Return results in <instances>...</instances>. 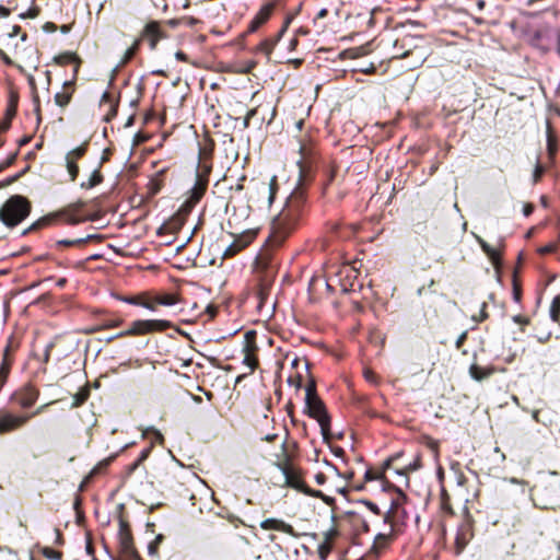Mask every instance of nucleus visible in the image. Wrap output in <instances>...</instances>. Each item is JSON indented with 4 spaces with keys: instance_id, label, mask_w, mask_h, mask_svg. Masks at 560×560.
Instances as JSON below:
<instances>
[{
    "instance_id": "8",
    "label": "nucleus",
    "mask_w": 560,
    "mask_h": 560,
    "mask_svg": "<svg viewBox=\"0 0 560 560\" xmlns=\"http://www.w3.org/2000/svg\"><path fill=\"white\" fill-rule=\"evenodd\" d=\"M450 469L454 475L456 486L454 488V497L464 506H469L474 503L480 493V488L477 481V477H468L459 462H452Z\"/></svg>"
},
{
    "instance_id": "57",
    "label": "nucleus",
    "mask_w": 560,
    "mask_h": 560,
    "mask_svg": "<svg viewBox=\"0 0 560 560\" xmlns=\"http://www.w3.org/2000/svg\"><path fill=\"white\" fill-rule=\"evenodd\" d=\"M487 307H488L487 302H483L481 304L478 316H472V320H475L476 323H482V322L487 320L489 318V313L487 311Z\"/></svg>"
},
{
    "instance_id": "4",
    "label": "nucleus",
    "mask_w": 560,
    "mask_h": 560,
    "mask_svg": "<svg viewBox=\"0 0 560 560\" xmlns=\"http://www.w3.org/2000/svg\"><path fill=\"white\" fill-rule=\"evenodd\" d=\"M195 23L192 18L171 19L165 21H149L142 28L139 40L147 42L150 49L154 50L160 40L166 39L171 36L170 30H175L179 26L190 27Z\"/></svg>"
},
{
    "instance_id": "6",
    "label": "nucleus",
    "mask_w": 560,
    "mask_h": 560,
    "mask_svg": "<svg viewBox=\"0 0 560 560\" xmlns=\"http://www.w3.org/2000/svg\"><path fill=\"white\" fill-rule=\"evenodd\" d=\"M85 202L84 201H77L73 203H70L69 206L56 211L48 213L35 222H33L24 232L23 234H28L31 232H36L42 229L57 224L60 221L66 222L67 224H78L81 222H84L86 219L81 215V211L84 208Z\"/></svg>"
},
{
    "instance_id": "54",
    "label": "nucleus",
    "mask_w": 560,
    "mask_h": 560,
    "mask_svg": "<svg viewBox=\"0 0 560 560\" xmlns=\"http://www.w3.org/2000/svg\"><path fill=\"white\" fill-rule=\"evenodd\" d=\"M40 8L36 4H32L28 10L22 13L20 16L22 19H35L40 14Z\"/></svg>"
},
{
    "instance_id": "44",
    "label": "nucleus",
    "mask_w": 560,
    "mask_h": 560,
    "mask_svg": "<svg viewBox=\"0 0 560 560\" xmlns=\"http://www.w3.org/2000/svg\"><path fill=\"white\" fill-rule=\"evenodd\" d=\"M549 316L552 322L560 323V294L556 295L549 307Z\"/></svg>"
},
{
    "instance_id": "10",
    "label": "nucleus",
    "mask_w": 560,
    "mask_h": 560,
    "mask_svg": "<svg viewBox=\"0 0 560 560\" xmlns=\"http://www.w3.org/2000/svg\"><path fill=\"white\" fill-rule=\"evenodd\" d=\"M390 505L384 514V523L389 525L393 534H401L406 526L408 513L405 509L407 495L396 486H390Z\"/></svg>"
},
{
    "instance_id": "17",
    "label": "nucleus",
    "mask_w": 560,
    "mask_h": 560,
    "mask_svg": "<svg viewBox=\"0 0 560 560\" xmlns=\"http://www.w3.org/2000/svg\"><path fill=\"white\" fill-rule=\"evenodd\" d=\"M402 456V452H397L396 454L389 456L384 460L382 467L378 470H374L373 468H368L364 474V481H373L378 480L383 483L385 490L390 491V486H394L386 478V470L394 468V464Z\"/></svg>"
},
{
    "instance_id": "14",
    "label": "nucleus",
    "mask_w": 560,
    "mask_h": 560,
    "mask_svg": "<svg viewBox=\"0 0 560 560\" xmlns=\"http://www.w3.org/2000/svg\"><path fill=\"white\" fill-rule=\"evenodd\" d=\"M469 506L463 509V520L455 537L456 553H460L475 536L476 517L470 513Z\"/></svg>"
},
{
    "instance_id": "1",
    "label": "nucleus",
    "mask_w": 560,
    "mask_h": 560,
    "mask_svg": "<svg viewBox=\"0 0 560 560\" xmlns=\"http://www.w3.org/2000/svg\"><path fill=\"white\" fill-rule=\"evenodd\" d=\"M215 149V142L209 136H205L201 142H199V163L196 170V178L194 186L188 190L186 200L182 203L177 212L170 221L171 228H180L191 210L201 201L205 197L208 186L209 177L212 172L213 154Z\"/></svg>"
},
{
    "instance_id": "60",
    "label": "nucleus",
    "mask_w": 560,
    "mask_h": 560,
    "mask_svg": "<svg viewBox=\"0 0 560 560\" xmlns=\"http://www.w3.org/2000/svg\"><path fill=\"white\" fill-rule=\"evenodd\" d=\"M420 467V464H419V460L412 463V464H409L407 466H404V467H394L395 468V471L398 474V475H406L408 471H413L416 469H418Z\"/></svg>"
},
{
    "instance_id": "61",
    "label": "nucleus",
    "mask_w": 560,
    "mask_h": 560,
    "mask_svg": "<svg viewBox=\"0 0 560 560\" xmlns=\"http://www.w3.org/2000/svg\"><path fill=\"white\" fill-rule=\"evenodd\" d=\"M102 103H108L112 107L113 115L117 114V104L114 102V97L109 92H104L102 95Z\"/></svg>"
},
{
    "instance_id": "52",
    "label": "nucleus",
    "mask_w": 560,
    "mask_h": 560,
    "mask_svg": "<svg viewBox=\"0 0 560 560\" xmlns=\"http://www.w3.org/2000/svg\"><path fill=\"white\" fill-rule=\"evenodd\" d=\"M28 170H30V166H26L23 171L0 182V188L8 187V186L12 185L13 183L18 182Z\"/></svg>"
},
{
    "instance_id": "27",
    "label": "nucleus",
    "mask_w": 560,
    "mask_h": 560,
    "mask_svg": "<svg viewBox=\"0 0 560 560\" xmlns=\"http://www.w3.org/2000/svg\"><path fill=\"white\" fill-rule=\"evenodd\" d=\"M150 291H142L135 295L120 296L119 300L131 305L141 306L147 310H153V304L150 302Z\"/></svg>"
},
{
    "instance_id": "51",
    "label": "nucleus",
    "mask_w": 560,
    "mask_h": 560,
    "mask_svg": "<svg viewBox=\"0 0 560 560\" xmlns=\"http://www.w3.org/2000/svg\"><path fill=\"white\" fill-rule=\"evenodd\" d=\"M512 320L514 324L518 325L521 327V331L525 330V327L529 326L532 323V319L527 315L517 314L512 316Z\"/></svg>"
},
{
    "instance_id": "7",
    "label": "nucleus",
    "mask_w": 560,
    "mask_h": 560,
    "mask_svg": "<svg viewBox=\"0 0 560 560\" xmlns=\"http://www.w3.org/2000/svg\"><path fill=\"white\" fill-rule=\"evenodd\" d=\"M300 154L301 159L298 161L299 178L291 194H301L302 199L307 201V191L316 175L317 156L315 150L306 144L300 147Z\"/></svg>"
},
{
    "instance_id": "48",
    "label": "nucleus",
    "mask_w": 560,
    "mask_h": 560,
    "mask_svg": "<svg viewBox=\"0 0 560 560\" xmlns=\"http://www.w3.org/2000/svg\"><path fill=\"white\" fill-rule=\"evenodd\" d=\"M88 149H89V142L85 141L81 145L69 151L66 155L70 156V159H74V160L79 161L86 154Z\"/></svg>"
},
{
    "instance_id": "38",
    "label": "nucleus",
    "mask_w": 560,
    "mask_h": 560,
    "mask_svg": "<svg viewBox=\"0 0 560 560\" xmlns=\"http://www.w3.org/2000/svg\"><path fill=\"white\" fill-rule=\"evenodd\" d=\"M103 180H104V176H103V174H102V172H101V168H100V167H97V168H95V170L92 172L91 176L89 177V179H88L86 182H82V183L80 184V187H81L82 189L89 190V189H92V188H94L95 186H97V185L102 184V183H103Z\"/></svg>"
},
{
    "instance_id": "18",
    "label": "nucleus",
    "mask_w": 560,
    "mask_h": 560,
    "mask_svg": "<svg viewBox=\"0 0 560 560\" xmlns=\"http://www.w3.org/2000/svg\"><path fill=\"white\" fill-rule=\"evenodd\" d=\"M39 397V389L32 383H27L11 395V401L22 409L33 407Z\"/></svg>"
},
{
    "instance_id": "50",
    "label": "nucleus",
    "mask_w": 560,
    "mask_h": 560,
    "mask_svg": "<svg viewBox=\"0 0 560 560\" xmlns=\"http://www.w3.org/2000/svg\"><path fill=\"white\" fill-rule=\"evenodd\" d=\"M271 266V258L269 254H260L256 258V267L259 269L269 270Z\"/></svg>"
},
{
    "instance_id": "55",
    "label": "nucleus",
    "mask_w": 560,
    "mask_h": 560,
    "mask_svg": "<svg viewBox=\"0 0 560 560\" xmlns=\"http://www.w3.org/2000/svg\"><path fill=\"white\" fill-rule=\"evenodd\" d=\"M545 172H546L545 166L542 164H540L539 162H537L534 173H533V184H538L541 180Z\"/></svg>"
},
{
    "instance_id": "47",
    "label": "nucleus",
    "mask_w": 560,
    "mask_h": 560,
    "mask_svg": "<svg viewBox=\"0 0 560 560\" xmlns=\"http://www.w3.org/2000/svg\"><path fill=\"white\" fill-rule=\"evenodd\" d=\"M19 347H20V342L16 340V338L13 335H11L7 339V343H5V347L3 349V353L2 354L14 357L15 352L19 349Z\"/></svg>"
},
{
    "instance_id": "46",
    "label": "nucleus",
    "mask_w": 560,
    "mask_h": 560,
    "mask_svg": "<svg viewBox=\"0 0 560 560\" xmlns=\"http://www.w3.org/2000/svg\"><path fill=\"white\" fill-rule=\"evenodd\" d=\"M421 443L428 447L433 454L434 456H439V453H440V443L438 440L429 436V435H423L421 438Z\"/></svg>"
},
{
    "instance_id": "63",
    "label": "nucleus",
    "mask_w": 560,
    "mask_h": 560,
    "mask_svg": "<svg viewBox=\"0 0 560 560\" xmlns=\"http://www.w3.org/2000/svg\"><path fill=\"white\" fill-rule=\"evenodd\" d=\"M558 249V243L557 242H551L545 246H541L539 249H538V253L540 255H548V254H552L555 253L556 250Z\"/></svg>"
},
{
    "instance_id": "43",
    "label": "nucleus",
    "mask_w": 560,
    "mask_h": 560,
    "mask_svg": "<svg viewBox=\"0 0 560 560\" xmlns=\"http://www.w3.org/2000/svg\"><path fill=\"white\" fill-rule=\"evenodd\" d=\"M441 510L445 514H448L450 516L455 515V512H454V510L452 508V503H451V495L448 494V492L446 491L445 488H442V490H441Z\"/></svg>"
},
{
    "instance_id": "23",
    "label": "nucleus",
    "mask_w": 560,
    "mask_h": 560,
    "mask_svg": "<svg viewBox=\"0 0 560 560\" xmlns=\"http://www.w3.org/2000/svg\"><path fill=\"white\" fill-rule=\"evenodd\" d=\"M75 82L74 78L63 82L62 91L55 94V103L57 106L63 108L71 102L72 95L75 92Z\"/></svg>"
},
{
    "instance_id": "22",
    "label": "nucleus",
    "mask_w": 560,
    "mask_h": 560,
    "mask_svg": "<svg viewBox=\"0 0 560 560\" xmlns=\"http://www.w3.org/2000/svg\"><path fill=\"white\" fill-rule=\"evenodd\" d=\"M252 238L253 237L250 235H241L234 238V241L223 250L222 258H233L250 244Z\"/></svg>"
},
{
    "instance_id": "26",
    "label": "nucleus",
    "mask_w": 560,
    "mask_h": 560,
    "mask_svg": "<svg viewBox=\"0 0 560 560\" xmlns=\"http://www.w3.org/2000/svg\"><path fill=\"white\" fill-rule=\"evenodd\" d=\"M339 165L336 162H330L325 170L323 171V182H322V195L326 196L328 192V188L338 177Z\"/></svg>"
},
{
    "instance_id": "35",
    "label": "nucleus",
    "mask_w": 560,
    "mask_h": 560,
    "mask_svg": "<svg viewBox=\"0 0 560 560\" xmlns=\"http://www.w3.org/2000/svg\"><path fill=\"white\" fill-rule=\"evenodd\" d=\"M19 106V93L16 91L11 90L8 96L7 108L4 113V117L13 120L16 116Z\"/></svg>"
},
{
    "instance_id": "25",
    "label": "nucleus",
    "mask_w": 560,
    "mask_h": 560,
    "mask_svg": "<svg viewBox=\"0 0 560 560\" xmlns=\"http://www.w3.org/2000/svg\"><path fill=\"white\" fill-rule=\"evenodd\" d=\"M260 528L265 530H278L291 536H295L293 526L278 518H267L262 521L260 523Z\"/></svg>"
},
{
    "instance_id": "32",
    "label": "nucleus",
    "mask_w": 560,
    "mask_h": 560,
    "mask_svg": "<svg viewBox=\"0 0 560 560\" xmlns=\"http://www.w3.org/2000/svg\"><path fill=\"white\" fill-rule=\"evenodd\" d=\"M546 138H547V151L550 156H553L558 151V138L552 127V122L549 118L546 119Z\"/></svg>"
},
{
    "instance_id": "33",
    "label": "nucleus",
    "mask_w": 560,
    "mask_h": 560,
    "mask_svg": "<svg viewBox=\"0 0 560 560\" xmlns=\"http://www.w3.org/2000/svg\"><path fill=\"white\" fill-rule=\"evenodd\" d=\"M477 241L483 250V253L487 255V257L490 259V261L493 264L494 267H498L501 264V253L491 247L485 240L481 237H477Z\"/></svg>"
},
{
    "instance_id": "64",
    "label": "nucleus",
    "mask_w": 560,
    "mask_h": 560,
    "mask_svg": "<svg viewBox=\"0 0 560 560\" xmlns=\"http://www.w3.org/2000/svg\"><path fill=\"white\" fill-rule=\"evenodd\" d=\"M339 536V532L336 527H331L330 529L324 533V541H329L330 544Z\"/></svg>"
},
{
    "instance_id": "31",
    "label": "nucleus",
    "mask_w": 560,
    "mask_h": 560,
    "mask_svg": "<svg viewBox=\"0 0 560 560\" xmlns=\"http://www.w3.org/2000/svg\"><path fill=\"white\" fill-rule=\"evenodd\" d=\"M94 240H100V236L86 235L85 237H80V238H74V240H58L55 242L54 247L56 249H60L63 247H82Z\"/></svg>"
},
{
    "instance_id": "11",
    "label": "nucleus",
    "mask_w": 560,
    "mask_h": 560,
    "mask_svg": "<svg viewBox=\"0 0 560 560\" xmlns=\"http://www.w3.org/2000/svg\"><path fill=\"white\" fill-rule=\"evenodd\" d=\"M32 203L22 195L11 196L0 208V221L8 228H14L31 213Z\"/></svg>"
},
{
    "instance_id": "56",
    "label": "nucleus",
    "mask_w": 560,
    "mask_h": 560,
    "mask_svg": "<svg viewBox=\"0 0 560 560\" xmlns=\"http://www.w3.org/2000/svg\"><path fill=\"white\" fill-rule=\"evenodd\" d=\"M19 150H16L14 153L10 154L4 161L0 162V173L7 170L8 167L12 166L18 158Z\"/></svg>"
},
{
    "instance_id": "45",
    "label": "nucleus",
    "mask_w": 560,
    "mask_h": 560,
    "mask_svg": "<svg viewBox=\"0 0 560 560\" xmlns=\"http://www.w3.org/2000/svg\"><path fill=\"white\" fill-rule=\"evenodd\" d=\"M66 167L70 177V182H75L79 176L78 160L70 159V156L66 155Z\"/></svg>"
},
{
    "instance_id": "30",
    "label": "nucleus",
    "mask_w": 560,
    "mask_h": 560,
    "mask_svg": "<svg viewBox=\"0 0 560 560\" xmlns=\"http://www.w3.org/2000/svg\"><path fill=\"white\" fill-rule=\"evenodd\" d=\"M415 39H416V37H413L411 35H406L401 39H396L394 47L396 49H398V46H400L402 51L401 52L397 51V55L395 57L406 58V57L412 55L418 49L417 45L411 46V44Z\"/></svg>"
},
{
    "instance_id": "41",
    "label": "nucleus",
    "mask_w": 560,
    "mask_h": 560,
    "mask_svg": "<svg viewBox=\"0 0 560 560\" xmlns=\"http://www.w3.org/2000/svg\"><path fill=\"white\" fill-rule=\"evenodd\" d=\"M89 397H90V389L88 386H83L82 388H80V390L78 393H75L73 395L71 408L81 407L82 405L85 404V401L89 399Z\"/></svg>"
},
{
    "instance_id": "3",
    "label": "nucleus",
    "mask_w": 560,
    "mask_h": 560,
    "mask_svg": "<svg viewBox=\"0 0 560 560\" xmlns=\"http://www.w3.org/2000/svg\"><path fill=\"white\" fill-rule=\"evenodd\" d=\"M277 1H270L268 3H265L254 15V18L249 21L246 30L242 32L236 39L243 49H248V51L253 55H262L268 60L270 59V56L275 47L285 33L289 22H285L276 34L265 37L255 46L248 47L247 38L250 35L259 32V30L269 22V20L275 13Z\"/></svg>"
},
{
    "instance_id": "15",
    "label": "nucleus",
    "mask_w": 560,
    "mask_h": 560,
    "mask_svg": "<svg viewBox=\"0 0 560 560\" xmlns=\"http://www.w3.org/2000/svg\"><path fill=\"white\" fill-rule=\"evenodd\" d=\"M118 538L120 555L125 560H142L135 547L130 525L124 517H119Z\"/></svg>"
},
{
    "instance_id": "29",
    "label": "nucleus",
    "mask_w": 560,
    "mask_h": 560,
    "mask_svg": "<svg viewBox=\"0 0 560 560\" xmlns=\"http://www.w3.org/2000/svg\"><path fill=\"white\" fill-rule=\"evenodd\" d=\"M258 189L259 192L266 197L268 205L270 206L273 202L279 189L277 176L273 175L268 182H261Z\"/></svg>"
},
{
    "instance_id": "21",
    "label": "nucleus",
    "mask_w": 560,
    "mask_h": 560,
    "mask_svg": "<svg viewBox=\"0 0 560 560\" xmlns=\"http://www.w3.org/2000/svg\"><path fill=\"white\" fill-rule=\"evenodd\" d=\"M170 170V166L162 167L150 178L147 185L149 198L156 196L164 188Z\"/></svg>"
},
{
    "instance_id": "12",
    "label": "nucleus",
    "mask_w": 560,
    "mask_h": 560,
    "mask_svg": "<svg viewBox=\"0 0 560 560\" xmlns=\"http://www.w3.org/2000/svg\"><path fill=\"white\" fill-rule=\"evenodd\" d=\"M305 412L318 422L323 439L328 443L331 438V418L322 398L319 396L305 397Z\"/></svg>"
},
{
    "instance_id": "9",
    "label": "nucleus",
    "mask_w": 560,
    "mask_h": 560,
    "mask_svg": "<svg viewBox=\"0 0 560 560\" xmlns=\"http://www.w3.org/2000/svg\"><path fill=\"white\" fill-rule=\"evenodd\" d=\"M167 329H175L177 332L183 331L176 327L171 320L167 319H136L130 323L129 327L125 330L119 331L114 336H109L108 342L126 337H141L155 332H163Z\"/></svg>"
},
{
    "instance_id": "5",
    "label": "nucleus",
    "mask_w": 560,
    "mask_h": 560,
    "mask_svg": "<svg viewBox=\"0 0 560 560\" xmlns=\"http://www.w3.org/2000/svg\"><path fill=\"white\" fill-rule=\"evenodd\" d=\"M275 465L284 476V486L295 489L307 497L320 495V490H314L305 483L303 471L292 463V457L288 453L285 442L282 443L281 458Z\"/></svg>"
},
{
    "instance_id": "42",
    "label": "nucleus",
    "mask_w": 560,
    "mask_h": 560,
    "mask_svg": "<svg viewBox=\"0 0 560 560\" xmlns=\"http://www.w3.org/2000/svg\"><path fill=\"white\" fill-rule=\"evenodd\" d=\"M115 458H116V455H110V456L104 458L103 460H101L100 463H97L91 470L90 477H94V476L105 472L107 470V468L109 467V465L115 460Z\"/></svg>"
},
{
    "instance_id": "36",
    "label": "nucleus",
    "mask_w": 560,
    "mask_h": 560,
    "mask_svg": "<svg viewBox=\"0 0 560 560\" xmlns=\"http://www.w3.org/2000/svg\"><path fill=\"white\" fill-rule=\"evenodd\" d=\"M124 324V319L119 316H113L109 318H105L101 320L95 327H93L90 332H96L105 329H112L116 327H120Z\"/></svg>"
},
{
    "instance_id": "24",
    "label": "nucleus",
    "mask_w": 560,
    "mask_h": 560,
    "mask_svg": "<svg viewBox=\"0 0 560 560\" xmlns=\"http://www.w3.org/2000/svg\"><path fill=\"white\" fill-rule=\"evenodd\" d=\"M54 62L58 66H66L68 63H73V75L74 80L78 79V74L80 71V67L82 65V59L73 51H65L54 57Z\"/></svg>"
},
{
    "instance_id": "53",
    "label": "nucleus",
    "mask_w": 560,
    "mask_h": 560,
    "mask_svg": "<svg viewBox=\"0 0 560 560\" xmlns=\"http://www.w3.org/2000/svg\"><path fill=\"white\" fill-rule=\"evenodd\" d=\"M42 553L46 559H49V560H61V558H62L61 551L55 550L50 547H44L42 549Z\"/></svg>"
},
{
    "instance_id": "2",
    "label": "nucleus",
    "mask_w": 560,
    "mask_h": 560,
    "mask_svg": "<svg viewBox=\"0 0 560 560\" xmlns=\"http://www.w3.org/2000/svg\"><path fill=\"white\" fill-rule=\"evenodd\" d=\"M307 211V201L301 194H290L280 213L273 219L268 241L272 246H281L301 226Z\"/></svg>"
},
{
    "instance_id": "62",
    "label": "nucleus",
    "mask_w": 560,
    "mask_h": 560,
    "mask_svg": "<svg viewBox=\"0 0 560 560\" xmlns=\"http://www.w3.org/2000/svg\"><path fill=\"white\" fill-rule=\"evenodd\" d=\"M164 536L162 534L156 535L154 540L150 542L148 550L150 555H155L158 552L159 545L163 541Z\"/></svg>"
},
{
    "instance_id": "28",
    "label": "nucleus",
    "mask_w": 560,
    "mask_h": 560,
    "mask_svg": "<svg viewBox=\"0 0 560 560\" xmlns=\"http://www.w3.org/2000/svg\"><path fill=\"white\" fill-rule=\"evenodd\" d=\"M497 372V368L494 365L481 366L477 363H472L469 366V375L472 380L477 382H482L490 376H492Z\"/></svg>"
},
{
    "instance_id": "16",
    "label": "nucleus",
    "mask_w": 560,
    "mask_h": 560,
    "mask_svg": "<svg viewBox=\"0 0 560 560\" xmlns=\"http://www.w3.org/2000/svg\"><path fill=\"white\" fill-rule=\"evenodd\" d=\"M259 347L257 345V331L252 329L244 334L242 347L243 364L249 369V373H254L259 366L258 358Z\"/></svg>"
},
{
    "instance_id": "40",
    "label": "nucleus",
    "mask_w": 560,
    "mask_h": 560,
    "mask_svg": "<svg viewBox=\"0 0 560 560\" xmlns=\"http://www.w3.org/2000/svg\"><path fill=\"white\" fill-rule=\"evenodd\" d=\"M140 46H141V42L139 40V38L135 39L132 45L125 51V54L119 62V66L124 67L129 61H131L133 59V57L139 52Z\"/></svg>"
},
{
    "instance_id": "19",
    "label": "nucleus",
    "mask_w": 560,
    "mask_h": 560,
    "mask_svg": "<svg viewBox=\"0 0 560 560\" xmlns=\"http://www.w3.org/2000/svg\"><path fill=\"white\" fill-rule=\"evenodd\" d=\"M555 37V27L549 24H545L536 28L532 33L530 42L534 46L544 50H549L552 47Z\"/></svg>"
},
{
    "instance_id": "13",
    "label": "nucleus",
    "mask_w": 560,
    "mask_h": 560,
    "mask_svg": "<svg viewBox=\"0 0 560 560\" xmlns=\"http://www.w3.org/2000/svg\"><path fill=\"white\" fill-rule=\"evenodd\" d=\"M52 402L38 406L31 413L14 415L0 410V435L8 434L22 429L32 418L42 415Z\"/></svg>"
},
{
    "instance_id": "49",
    "label": "nucleus",
    "mask_w": 560,
    "mask_h": 560,
    "mask_svg": "<svg viewBox=\"0 0 560 560\" xmlns=\"http://www.w3.org/2000/svg\"><path fill=\"white\" fill-rule=\"evenodd\" d=\"M334 548V544L323 541L318 545L317 555L320 560H326Z\"/></svg>"
},
{
    "instance_id": "20",
    "label": "nucleus",
    "mask_w": 560,
    "mask_h": 560,
    "mask_svg": "<svg viewBox=\"0 0 560 560\" xmlns=\"http://www.w3.org/2000/svg\"><path fill=\"white\" fill-rule=\"evenodd\" d=\"M149 299L151 304H153V310H150L151 312H155L158 306H173L182 302V296L177 292L150 291Z\"/></svg>"
},
{
    "instance_id": "34",
    "label": "nucleus",
    "mask_w": 560,
    "mask_h": 560,
    "mask_svg": "<svg viewBox=\"0 0 560 560\" xmlns=\"http://www.w3.org/2000/svg\"><path fill=\"white\" fill-rule=\"evenodd\" d=\"M399 534H393L389 528L388 533H380L376 535L373 544V548L377 551L383 550L389 546V544L398 536Z\"/></svg>"
},
{
    "instance_id": "37",
    "label": "nucleus",
    "mask_w": 560,
    "mask_h": 560,
    "mask_svg": "<svg viewBox=\"0 0 560 560\" xmlns=\"http://www.w3.org/2000/svg\"><path fill=\"white\" fill-rule=\"evenodd\" d=\"M523 298L522 283L518 279V269L515 268L512 275V299L515 303L521 304Z\"/></svg>"
},
{
    "instance_id": "39",
    "label": "nucleus",
    "mask_w": 560,
    "mask_h": 560,
    "mask_svg": "<svg viewBox=\"0 0 560 560\" xmlns=\"http://www.w3.org/2000/svg\"><path fill=\"white\" fill-rule=\"evenodd\" d=\"M541 13H550L555 20H558L560 16V9L557 4H551L533 12H523V15L526 18L535 19L538 18Z\"/></svg>"
},
{
    "instance_id": "58",
    "label": "nucleus",
    "mask_w": 560,
    "mask_h": 560,
    "mask_svg": "<svg viewBox=\"0 0 560 560\" xmlns=\"http://www.w3.org/2000/svg\"><path fill=\"white\" fill-rule=\"evenodd\" d=\"M260 107L261 106H258V107L252 108L250 110L247 112V114H246V116H245V118L243 120L244 129L249 127L250 120L254 119V117L259 114Z\"/></svg>"
},
{
    "instance_id": "59",
    "label": "nucleus",
    "mask_w": 560,
    "mask_h": 560,
    "mask_svg": "<svg viewBox=\"0 0 560 560\" xmlns=\"http://www.w3.org/2000/svg\"><path fill=\"white\" fill-rule=\"evenodd\" d=\"M318 396L316 389V382L313 377H311L305 387V397Z\"/></svg>"
}]
</instances>
